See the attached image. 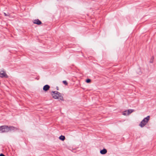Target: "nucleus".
<instances>
[{"label": "nucleus", "instance_id": "nucleus-1", "mask_svg": "<svg viewBox=\"0 0 156 156\" xmlns=\"http://www.w3.org/2000/svg\"><path fill=\"white\" fill-rule=\"evenodd\" d=\"M51 94L53 98L55 99H58L59 101H64V100L62 94L57 91H52Z\"/></svg>", "mask_w": 156, "mask_h": 156}, {"label": "nucleus", "instance_id": "nucleus-2", "mask_svg": "<svg viewBox=\"0 0 156 156\" xmlns=\"http://www.w3.org/2000/svg\"><path fill=\"white\" fill-rule=\"evenodd\" d=\"M150 118V116H148L147 117L144 118L140 122L139 126L141 127H143L148 122Z\"/></svg>", "mask_w": 156, "mask_h": 156}, {"label": "nucleus", "instance_id": "nucleus-3", "mask_svg": "<svg viewBox=\"0 0 156 156\" xmlns=\"http://www.w3.org/2000/svg\"><path fill=\"white\" fill-rule=\"evenodd\" d=\"M9 132V127L6 126H0V133H2Z\"/></svg>", "mask_w": 156, "mask_h": 156}, {"label": "nucleus", "instance_id": "nucleus-4", "mask_svg": "<svg viewBox=\"0 0 156 156\" xmlns=\"http://www.w3.org/2000/svg\"><path fill=\"white\" fill-rule=\"evenodd\" d=\"M7 75L6 72L4 71L3 69L0 70V77L3 78V77H7Z\"/></svg>", "mask_w": 156, "mask_h": 156}, {"label": "nucleus", "instance_id": "nucleus-5", "mask_svg": "<svg viewBox=\"0 0 156 156\" xmlns=\"http://www.w3.org/2000/svg\"><path fill=\"white\" fill-rule=\"evenodd\" d=\"M33 23H34L38 25H40L42 23L41 21L38 19L34 20L33 21Z\"/></svg>", "mask_w": 156, "mask_h": 156}, {"label": "nucleus", "instance_id": "nucleus-6", "mask_svg": "<svg viewBox=\"0 0 156 156\" xmlns=\"http://www.w3.org/2000/svg\"><path fill=\"white\" fill-rule=\"evenodd\" d=\"M50 88V86L47 84L44 86L43 87V90L45 91H46L48 90Z\"/></svg>", "mask_w": 156, "mask_h": 156}, {"label": "nucleus", "instance_id": "nucleus-7", "mask_svg": "<svg viewBox=\"0 0 156 156\" xmlns=\"http://www.w3.org/2000/svg\"><path fill=\"white\" fill-rule=\"evenodd\" d=\"M107 152V150L106 149L104 148L102 150H101L100 151V153L102 154H104Z\"/></svg>", "mask_w": 156, "mask_h": 156}, {"label": "nucleus", "instance_id": "nucleus-8", "mask_svg": "<svg viewBox=\"0 0 156 156\" xmlns=\"http://www.w3.org/2000/svg\"><path fill=\"white\" fill-rule=\"evenodd\" d=\"M9 131L13 130H17L18 129L16 127H14L12 126H9Z\"/></svg>", "mask_w": 156, "mask_h": 156}, {"label": "nucleus", "instance_id": "nucleus-9", "mask_svg": "<svg viewBox=\"0 0 156 156\" xmlns=\"http://www.w3.org/2000/svg\"><path fill=\"white\" fill-rule=\"evenodd\" d=\"M59 139L60 140H62V141H63V140H65V137L64 136H62V135H61V136H59Z\"/></svg>", "mask_w": 156, "mask_h": 156}, {"label": "nucleus", "instance_id": "nucleus-10", "mask_svg": "<svg viewBox=\"0 0 156 156\" xmlns=\"http://www.w3.org/2000/svg\"><path fill=\"white\" fill-rule=\"evenodd\" d=\"M128 111H125L122 112V115H128Z\"/></svg>", "mask_w": 156, "mask_h": 156}, {"label": "nucleus", "instance_id": "nucleus-11", "mask_svg": "<svg viewBox=\"0 0 156 156\" xmlns=\"http://www.w3.org/2000/svg\"><path fill=\"white\" fill-rule=\"evenodd\" d=\"M133 111V109H129L128 110V115L132 113Z\"/></svg>", "mask_w": 156, "mask_h": 156}, {"label": "nucleus", "instance_id": "nucleus-12", "mask_svg": "<svg viewBox=\"0 0 156 156\" xmlns=\"http://www.w3.org/2000/svg\"><path fill=\"white\" fill-rule=\"evenodd\" d=\"M86 82L87 83H90V82H91V80L90 79H87L86 80Z\"/></svg>", "mask_w": 156, "mask_h": 156}, {"label": "nucleus", "instance_id": "nucleus-13", "mask_svg": "<svg viewBox=\"0 0 156 156\" xmlns=\"http://www.w3.org/2000/svg\"><path fill=\"white\" fill-rule=\"evenodd\" d=\"M63 83L65 85H67L68 84V83L66 80H63L62 81Z\"/></svg>", "mask_w": 156, "mask_h": 156}, {"label": "nucleus", "instance_id": "nucleus-14", "mask_svg": "<svg viewBox=\"0 0 156 156\" xmlns=\"http://www.w3.org/2000/svg\"><path fill=\"white\" fill-rule=\"evenodd\" d=\"M4 15L5 16H9L7 14L5 13L4 12Z\"/></svg>", "mask_w": 156, "mask_h": 156}, {"label": "nucleus", "instance_id": "nucleus-15", "mask_svg": "<svg viewBox=\"0 0 156 156\" xmlns=\"http://www.w3.org/2000/svg\"><path fill=\"white\" fill-rule=\"evenodd\" d=\"M0 156H5V155H4L3 154H0Z\"/></svg>", "mask_w": 156, "mask_h": 156}, {"label": "nucleus", "instance_id": "nucleus-16", "mask_svg": "<svg viewBox=\"0 0 156 156\" xmlns=\"http://www.w3.org/2000/svg\"><path fill=\"white\" fill-rule=\"evenodd\" d=\"M153 62V60H151L150 61V62L151 63H152Z\"/></svg>", "mask_w": 156, "mask_h": 156}, {"label": "nucleus", "instance_id": "nucleus-17", "mask_svg": "<svg viewBox=\"0 0 156 156\" xmlns=\"http://www.w3.org/2000/svg\"><path fill=\"white\" fill-rule=\"evenodd\" d=\"M154 57H153V56H152V58H151V60H153V59H154Z\"/></svg>", "mask_w": 156, "mask_h": 156}, {"label": "nucleus", "instance_id": "nucleus-18", "mask_svg": "<svg viewBox=\"0 0 156 156\" xmlns=\"http://www.w3.org/2000/svg\"><path fill=\"white\" fill-rule=\"evenodd\" d=\"M57 90H58V87H57Z\"/></svg>", "mask_w": 156, "mask_h": 156}]
</instances>
